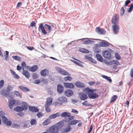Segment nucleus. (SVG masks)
<instances>
[{
	"mask_svg": "<svg viewBox=\"0 0 133 133\" xmlns=\"http://www.w3.org/2000/svg\"><path fill=\"white\" fill-rule=\"evenodd\" d=\"M5 54L4 55V56L5 57V60L8 61L9 60L8 57L9 55V52L8 51H5Z\"/></svg>",
	"mask_w": 133,
	"mask_h": 133,
	"instance_id": "nucleus-36",
	"label": "nucleus"
},
{
	"mask_svg": "<svg viewBox=\"0 0 133 133\" xmlns=\"http://www.w3.org/2000/svg\"><path fill=\"white\" fill-rule=\"evenodd\" d=\"M60 113L58 112L55 114L50 115L49 116V118L50 119H54L56 118L57 117L60 116Z\"/></svg>",
	"mask_w": 133,
	"mask_h": 133,
	"instance_id": "nucleus-20",
	"label": "nucleus"
},
{
	"mask_svg": "<svg viewBox=\"0 0 133 133\" xmlns=\"http://www.w3.org/2000/svg\"><path fill=\"white\" fill-rule=\"evenodd\" d=\"M112 28L113 32L114 34H117L118 33L119 28L117 24H114L112 25Z\"/></svg>",
	"mask_w": 133,
	"mask_h": 133,
	"instance_id": "nucleus-4",
	"label": "nucleus"
},
{
	"mask_svg": "<svg viewBox=\"0 0 133 133\" xmlns=\"http://www.w3.org/2000/svg\"><path fill=\"white\" fill-rule=\"evenodd\" d=\"M42 81L43 82V83L45 84H47L48 83V81L46 79H43L42 80Z\"/></svg>",
	"mask_w": 133,
	"mask_h": 133,
	"instance_id": "nucleus-55",
	"label": "nucleus"
},
{
	"mask_svg": "<svg viewBox=\"0 0 133 133\" xmlns=\"http://www.w3.org/2000/svg\"><path fill=\"white\" fill-rule=\"evenodd\" d=\"M92 90L89 88H86L83 90V92L85 94H88V96L89 95L91 94L92 91Z\"/></svg>",
	"mask_w": 133,
	"mask_h": 133,
	"instance_id": "nucleus-22",
	"label": "nucleus"
},
{
	"mask_svg": "<svg viewBox=\"0 0 133 133\" xmlns=\"http://www.w3.org/2000/svg\"><path fill=\"white\" fill-rule=\"evenodd\" d=\"M89 98L90 99H95L99 97V95L95 93H94V91H92L91 94L89 95Z\"/></svg>",
	"mask_w": 133,
	"mask_h": 133,
	"instance_id": "nucleus-11",
	"label": "nucleus"
},
{
	"mask_svg": "<svg viewBox=\"0 0 133 133\" xmlns=\"http://www.w3.org/2000/svg\"><path fill=\"white\" fill-rule=\"evenodd\" d=\"M102 41H103L100 43V46L108 47L109 46V44H111L110 43L106 41L103 40Z\"/></svg>",
	"mask_w": 133,
	"mask_h": 133,
	"instance_id": "nucleus-15",
	"label": "nucleus"
},
{
	"mask_svg": "<svg viewBox=\"0 0 133 133\" xmlns=\"http://www.w3.org/2000/svg\"><path fill=\"white\" fill-rule=\"evenodd\" d=\"M4 84V81L2 80L0 81V88H1L3 87Z\"/></svg>",
	"mask_w": 133,
	"mask_h": 133,
	"instance_id": "nucleus-56",
	"label": "nucleus"
},
{
	"mask_svg": "<svg viewBox=\"0 0 133 133\" xmlns=\"http://www.w3.org/2000/svg\"><path fill=\"white\" fill-rule=\"evenodd\" d=\"M71 130V128L69 125L67 124L66 128L63 130L64 132L67 133L69 132Z\"/></svg>",
	"mask_w": 133,
	"mask_h": 133,
	"instance_id": "nucleus-27",
	"label": "nucleus"
},
{
	"mask_svg": "<svg viewBox=\"0 0 133 133\" xmlns=\"http://www.w3.org/2000/svg\"><path fill=\"white\" fill-rule=\"evenodd\" d=\"M68 117V118H66L64 119V121L65 122H68L72 120L75 118L74 116L71 115L70 114H69Z\"/></svg>",
	"mask_w": 133,
	"mask_h": 133,
	"instance_id": "nucleus-23",
	"label": "nucleus"
},
{
	"mask_svg": "<svg viewBox=\"0 0 133 133\" xmlns=\"http://www.w3.org/2000/svg\"><path fill=\"white\" fill-rule=\"evenodd\" d=\"M14 110L17 112H20L24 110L23 107L21 106H17L14 108Z\"/></svg>",
	"mask_w": 133,
	"mask_h": 133,
	"instance_id": "nucleus-21",
	"label": "nucleus"
},
{
	"mask_svg": "<svg viewBox=\"0 0 133 133\" xmlns=\"http://www.w3.org/2000/svg\"><path fill=\"white\" fill-rule=\"evenodd\" d=\"M102 55L103 57L107 59H110L111 56V52L107 50H105L102 52Z\"/></svg>",
	"mask_w": 133,
	"mask_h": 133,
	"instance_id": "nucleus-5",
	"label": "nucleus"
},
{
	"mask_svg": "<svg viewBox=\"0 0 133 133\" xmlns=\"http://www.w3.org/2000/svg\"><path fill=\"white\" fill-rule=\"evenodd\" d=\"M64 120H62L61 121H60L57 123V127L58 128H60L62 127L64 125Z\"/></svg>",
	"mask_w": 133,
	"mask_h": 133,
	"instance_id": "nucleus-29",
	"label": "nucleus"
},
{
	"mask_svg": "<svg viewBox=\"0 0 133 133\" xmlns=\"http://www.w3.org/2000/svg\"><path fill=\"white\" fill-rule=\"evenodd\" d=\"M13 77L14 78L16 79H18L20 78L19 76L16 74H15L13 76Z\"/></svg>",
	"mask_w": 133,
	"mask_h": 133,
	"instance_id": "nucleus-62",
	"label": "nucleus"
},
{
	"mask_svg": "<svg viewBox=\"0 0 133 133\" xmlns=\"http://www.w3.org/2000/svg\"><path fill=\"white\" fill-rule=\"evenodd\" d=\"M92 128H93V126H92V124L90 125V127L88 131V133H90L91 132V131L92 130Z\"/></svg>",
	"mask_w": 133,
	"mask_h": 133,
	"instance_id": "nucleus-63",
	"label": "nucleus"
},
{
	"mask_svg": "<svg viewBox=\"0 0 133 133\" xmlns=\"http://www.w3.org/2000/svg\"><path fill=\"white\" fill-rule=\"evenodd\" d=\"M11 127L14 128H19L20 125L19 124L15 123L12 124Z\"/></svg>",
	"mask_w": 133,
	"mask_h": 133,
	"instance_id": "nucleus-46",
	"label": "nucleus"
},
{
	"mask_svg": "<svg viewBox=\"0 0 133 133\" xmlns=\"http://www.w3.org/2000/svg\"><path fill=\"white\" fill-rule=\"evenodd\" d=\"M130 0H127L125 2V5L124 6H126L129 3H130Z\"/></svg>",
	"mask_w": 133,
	"mask_h": 133,
	"instance_id": "nucleus-60",
	"label": "nucleus"
},
{
	"mask_svg": "<svg viewBox=\"0 0 133 133\" xmlns=\"http://www.w3.org/2000/svg\"><path fill=\"white\" fill-rule=\"evenodd\" d=\"M102 77L103 78L108 81L110 83L112 82V81L110 77L104 75H102Z\"/></svg>",
	"mask_w": 133,
	"mask_h": 133,
	"instance_id": "nucleus-35",
	"label": "nucleus"
},
{
	"mask_svg": "<svg viewBox=\"0 0 133 133\" xmlns=\"http://www.w3.org/2000/svg\"><path fill=\"white\" fill-rule=\"evenodd\" d=\"M79 51L82 53H89V51L88 50L84 48H81L79 49Z\"/></svg>",
	"mask_w": 133,
	"mask_h": 133,
	"instance_id": "nucleus-31",
	"label": "nucleus"
},
{
	"mask_svg": "<svg viewBox=\"0 0 133 133\" xmlns=\"http://www.w3.org/2000/svg\"><path fill=\"white\" fill-rule=\"evenodd\" d=\"M68 124L69 125H75L76 124L75 119L71 120L69 121L68 123Z\"/></svg>",
	"mask_w": 133,
	"mask_h": 133,
	"instance_id": "nucleus-38",
	"label": "nucleus"
},
{
	"mask_svg": "<svg viewBox=\"0 0 133 133\" xmlns=\"http://www.w3.org/2000/svg\"><path fill=\"white\" fill-rule=\"evenodd\" d=\"M43 25L44 24L43 23H41L39 25L38 28V30H41L42 33L44 35H45L47 33L45 29H47L49 32H50L51 31V26L47 24H45L44 25Z\"/></svg>",
	"mask_w": 133,
	"mask_h": 133,
	"instance_id": "nucleus-1",
	"label": "nucleus"
},
{
	"mask_svg": "<svg viewBox=\"0 0 133 133\" xmlns=\"http://www.w3.org/2000/svg\"><path fill=\"white\" fill-rule=\"evenodd\" d=\"M22 74L23 75L28 79L30 77V75L29 73L26 70H23Z\"/></svg>",
	"mask_w": 133,
	"mask_h": 133,
	"instance_id": "nucleus-26",
	"label": "nucleus"
},
{
	"mask_svg": "<svg viewBox=\"0 0 133 133\" xmlns=\"http://www.w3.org/2000/svg\"><path fill=\"white\" fill-rule=\"evenodd\" d=\"M72 78L71 77L69 76L65 77L64 78V79L65 81H67V80L70 81L72 80Z\"/></svg>",
	"mask_w": 133,
	"mask_h": 133,
	"instance_id": "nucleus-50",
	"label": "nucleus"
},
{
	"mask_svg": "<svg viewBox=\"0 0 133 133\" xmlns=\"http://www.w3.org/2000/svg\"><path fill=\"white\" fill-rule=\"evenodd\" d=\"M21 66L22 67V70H24V68L26 66V64L24 61L22 62L21 63Z\"/></svg>",
	"mask_w": 133,
	"mask_h": 133,
	"instance_id": "nucleus-53",
	"label": "nucleus"
},
{
	"mask_svg": "<svg viewBox=\"0 0 133 133\" xmlns=\"http://www.w3.org/2000/svg\"><path fill=\"white\" fill-rule=\"evenodd\" d=\"M12 89V87L10 85H8L6 88V90H4L1 91V94L3 96L7 97H8L12 98V96L9 95V92Z\"/></svg>",
	"mask_w": 133,
	"mask_h": 133,
	"instance_id": "nucleus-2",
	"label": "nucleus"
},
{
	"mask_svg": "<svg viewBox=\"0 0 133 133\" xmlns=\"http://www.w3.org/2000/svg\"><path fill=\"white\" fill-rule=\"evenodd\" d=\"M36 25V23L35 22L32 21L30 23V26L32 27H33Z\"/></svg>",
	"mask_w": 133,
	"mask_h": 133,
	"instance_id": "nucleus-61",
	"label": "nucleus"
},
{
	"mask_svg": "<svg viewBox=\"0 0 133 133\" xmlns=\"http://www.w3.org/2000/svg\"><path fill=\"white\" fill-rule=\"evenodd\" d=\"M46 70L45 69L42 70L41 72V75L43 76H45L46 75Z\"/></svg>",
	"mask_w": 133,
	"mask_h": 133,
	"instance_id": "nucleus-44",
	"label": "nucleus"
},
{
	"mask_svg": "<svg viewBox=\"0 0 133 133\" xmlns=\"http://www.w3.org/2000/svg\"><path fill=\"white\" fill-rule=\"evenodd\" d=\"M70 114V113L68 112H64L62 113L61 115V116L62 117H68L69 114Z\"/></svg>",
	"mask_w": 133,
	"mask_h": 133,
	"instance_id": "nucleus-33",
	"label": "nucleus"
},
{
	"mask_svg": "<svg viewBox=\"0 0 133 133\" xmlns=\"http://www.w3.org/2000/svg\"><path fill=\"white\" fill-rule=\"evenodd\" d=\"M38 77L37 75L35 73H34L32 75V77L33 79H36Z\"/></svg>",
	"mask_w": 133,
	"mask_h": 133,
	"instance_id": "nucleus-57",
	"label": "nucleus"
},
{
	"mask_svg": "<svg viewBox=\"0 0 133 133\" xmlns=\"http://www.w3.org/2000/svg\"><path fill=\"white\" fill-rule=\"evenodd\" d=\"M57 70L61 74L64 75L70 76V74L68 72L65 71L64 70L58 67H57Z\"/></svg>",
	"mask_w": 133,
	"mask_h": 133,
	"instance_id": "nucleus-8",
	"label": "nucleus"
},
{
	"mask_svg": "<svg viewBox=\"0 0 133 133\" xmlns=\"http://www.w3.org/2000/svg\"><path fill=\"white\" fill-rule=\"evenodd\" d=\"M29 109L32 112H37L39 111V109L35 107L30 106L29 107Z\"/></svg>",
	"mask_w": 133,
	"mask_h": 133,
	"instance_id": "nucleus-19",
	"label": "nucleus"
},
{
	"mask_svg": "<svg viewBox=\"0 0 133 133\" xmlns=\"http://www.w3.org/2000/svg\"><path fill=\"white\" fill-rule=\"evenodd\" d=\"M93 50L94 52L95 53H99L101 51V50L98 48L97 47H94Z\"/></svg>",
	"mask_w": 133,
	"mask_h": 133,
	"instance_id": "nucleus-42",
	"label": "nucleus"
},
{
	"mask_svg": "<svg viewBox=\"0 0 133 133\" xmlns=\"http://www.w3.org/2000/svg\"><path fill=\"white\" fill-rule=\"evenodd\" d=\"M12 58L16 60H17L19 62L21 61V59L20 56H12Z\"/></svg>",
	"mask_w": 133,
	"mask_h": 133,
	"instance_id": "nucleus-39",
	"label": "nucleus"
},
{
	"mask_svg": "<svg viewBox=\"0 0 133 133\" xmlns=\"http://www.w3.org/2000/svg\"><path fill=\"white\" fill-rule=\"evenodd\" d=\"M117 98V95H114L112 96L110 102V103H111L115 101Z\"/></svg>",
	"mask_w": 133,
	"mask_h": 133,
	"instance_id": "nucleus-37",
	"label": "nucleus"
},
{
	"mask_svg": "<svg viewBox=\"0 0 133 133\" xmlns=\"http://www.w3.org/2000/svg\"><path fill=\"white\" fill-rule=\"evenodd\" d=\"M30 123L31 125H35L37 124V121L35 119H32L30 121Z\"/></svg>",
	"mask_w": 133,
	"mask_h": 133,
	"instance_id": "nucleus-41",
	"label": "nucleus"
},
{
	"mask_svg": "<svg viewBox=\"0 0 133 133\" xmlns=\"http://www.w3.org/2000/svg\"><path fill=\"white\" fill-rule=\"evenodd\" d=\"M2 120L3 122L7 126H10L12 124L11 122L5 116H4L2 117Z\"/></svg>",
	"mask_w": 133,
	"mask_h": 133,
	"instance_id": "nucleus-6",
	"label": "nucleus"
},
{
	"mask_svg": "<svg viewBox=\"0 0 133 133\" xmlns=\"http://www.w3.org/2000/svg\"><path fill=\"white\" fill-rule=\"evenodd\" d=\"M38 67L36 65H34L30 68L29 70L31 72H34L36 71L38 69Z\"/></svg>",
	"mask_w": 133,
	"mask_h": 133,
	"instance_id": "nucleus-28",
	"label": "nucleus"
},
{
	"mask_svg": "<svg viewBox=\"0 0 133 133\" xmlns=\"http://www.w3.org/2000/svg\"><path fill=\"white\" fill-rule=\"evenodd\" d=\"M41 83V81L38 79H36L35 81V83L36 84H38Z\"/></svg>",
	"mask_w": 133,
	"mask_h": 133,
	"instance_id": "nucleus-64",
	"label": "nucleus"
},
{
	"mask_svg": "<svg viewBox=\"0 0 133 133\" xmlns=\"http://www.w3.org/2000/svg\"><path fill=\"white\" fill-rule=\"evenodd\" d=\"M14 93L17 97H19L20 98H22V95L19 91L15 90L14 92Z\"/></svg>",
	"mask_w": 133,
	"mask_h": 133,
	"instance_id": "nucleus-34",
	"label": "nucleus"
},
{
	"mask_svg": "<svg viewBox=\"0 0 133 133\" xmlns=\"http://www.w3.org/2000/svg\"><path fill=\"white\" fill-rule=\"evenodd\" d=\"M71 112L72 113H74L76 114H77L78 113V111L77 110L74 109H72Z\"/></svg>",
	"mask_w": 133,
	"mask_h": 133,
	"instance_id": "nucleus-59",
	"label": "nucleus"
},
{
	"mask_svg": "<svg viewBox=\"0 0 133 133\" xmlns=\"http://www.w3.org/2000/svg\"><path fill=\"white\" fill-rule=\"evenodd\" d=\"M115 56L117 60H120L121 59V56L118 52H116L115 53Z\"/></svg>",
	"mask_w": 133,
	"mask_h": 133,
	"instance_id": "nucleus-43",
	"label": "nucleus"
},
{
	"mask_svg": "<svg viewBox=\"0 0 133 133\" xmlns=\"http://www.w3.org/2000/svg\"><path fill=\"white\" fill-rule=\"evenodd\" d=\"M88 102L87 101H85L84 102L82 103V104L84 105L87 106H92V105L88 103H86Z\"/></svg>",
	"mask_w": 133,
	"mask_h": 133,
	"instance_id": "nucleus-40",
	"label": "nucleus"
},
{
	"mask_svg": "<svg viewBox=\"0 0 133 133\" xmlns=\"http://www.w3.org/2000/svg\"><path fill=\"white\" fill-rule=\"evenodd\" d=\"M50 119L49 118L46 119L43 123V124L44 125H48L51 122Z\"/></svg>",
	"mask_w": 133,
	"mask_h": 133,
	"instance_id": "nucleus-32",
	"label": "nucleus"
},
{
	"mask_svg": "<svg viewBox=\"0 0 133 133\" xmlns=\"http://www.w3.org/2000/svg\"><path fill=\"white\" fill-rule=\"evenodd\" d=\"M74 94L73 91L71 89H68L65 90L64 92V95L67 97L71 96Z\"/></svg>",
	"mask_w": 133,
	"mask_h": 133,
	"instance_id": "nucleus-7",
	"label": "nucleus"
},
{
	"mask_svg": "<svg viewBox=\"0 0 133 133\" xmlns=\"http://www.w3.org/2000/svg\"><path fill=\"white\" fill-rule=\"evenodd\" d=\"M95 31L97 33L100 35L105 34L106 33V31L104 29H101L99 27L96 28Z\"/></svg>",
	"mask_w": 133,
	"mask_h": 133,
	"instance_id": "nucleus-9",
	"label": "nucleus"
},
{
	"mask_svg": "<svg viewBox=\"0 0 133 133\" xmlns=\"http://www.w3.org/2000/svg\"><path fill=\"white\" fill-rule=\"evenodd\" d=\"M80 99L82 101L85 100L87 99L88 97L87 95L83 92H81L79 94Z\"/></svg>",
	"mask_w": 133,
	"mask_h": 133,
	"instance_id": "nucleus-14",
	"label": "nucleus"
},
{
	"mask_svg": "<svg viewBox=\"0 0 133 133\" xmlns=\"http://www.w3.org/2000/svg\"><path fill=\"white\" fill-rule=\"evenodd\" d=\"M48 130L51 133H57L59 132V128L57 126L54 125L50 127Z\"/></svg>",
	"mask_w": 133,
	"mask_h": 133,
	"instance_id": "nucleus-3",
	"label": "nucleus"
},
{
	"mask_svg": "<svg viewBox=\"0 0 133 133\" xmlns=\"http://www.w3.org/2000/svg\"><path fill=\"white\" fill-rule=\"evenodd\" d=\"M96 57L97 60L101 62L103 61V59L102 56L99 54H96Z\"/></svg>",
	"mask_w": 133,
	"mask_h": 133,
	"instance_id": "nucleus-30",
	"label": "nucleus"
},
{
	"mask_svg": "<svg viewBox=\"0 0 133 133\" xmlns=\"http://www.w3.org/2000/svg\"><path fill=\"white\" fill-rule=\"evenodd\" d=\"M89 55H86L85 56V58L86 60L90 61L91 59L92 58L91 57H90L89 56Z\"/></svg>",
	"mask_w": 133,
	"mask_h": 133,
	"instance_id": "nucleus-52",
	"label": "nucleus"
},
{
	"mask_svg": "<svg viewBox=\"0 0 133 133\" xmlns=\"http://www.w3.org/2000/svg\"><path fill=\"white\" fill-rule=\"evenodd\" d=\"M109 64L111 65L113 64H115L117 63L119 64V62L117 60H113L111 61V62H109Z\"/></svg>",
	"mask_w": 133,
	"mask_h": 133,
	"instance_id": "nucleus-45",
	"label": "nucleus"
},
{
	"mask_svg": "<svg viewBox=\"0 0 133 133\" xmlns=\"http://www.w3.org/2000/svg\"><path fill=\"white\" fill-rule=\"evenodd\" d=\"M75 85L77 87L80 88H84L85 87V84L83 83L80 81L76 82Z\"/></svg>",
	"mask_w": 133,
	"mask_h": 133,
	"instance_id": "nucleus-12",
	"label": "nucleus"
},
{
	"mask_svg": "<svg viewBox=\"0 0 133 133\" xmlns=\"http://www.w3.org/2000/svg\"><path fill=\"white\" fill-rule=\"evenodd\" d=\"M64 85L66 88L72 89L74 87V85L71 83H65Z\"/></svg>",
	"mask_w": 133,
	"mask_h": 133,
	"instance_id": "nucleus-17",
	"label": "nucleus"
},
{
	"mask_svg": "<svg viewBox=\"0 0 133 133\" xmlns=\"http://www.w3.org/2000/svg\"><path fill=\"white\" fill-rule=\"evenodd\" d=\"M64 90V88L62 85L59 84L57 85V91L58 93L61 94L63 92Z\"/></svg>",
	"mask_w": 133,
	"mask_h": 133,
	"instance_id": "nucleus-10",
	"label": "nucleus"
},
{
	"mask_svg": "<svg viewBox=\"0 0 133 133\" xmlns=\"http://www.w3.org/2000/svg\"><path fill=\"white\" fill-rule=\"evenodd\" d=\"M49 105H45V110L47 112H49L51 111V109L49 107Z\"/></svg>",
	"mask_w": 133,
	"mask_h": 133,
	"instance_id": "nucleus-47",
	"label": "nucleus"
},
{
	"mask_svg": "<svg viewBox=\"0 0 133 133\" xmlns=\"http://www.w3.org/2000/svg\"><path fill=\"white\" fill-rule=\"evenodd\" d=\"M43 114L41 112H38L37 114V116L39 118H40L41 117L43 116Z\"/></svg>",
	"mask_w": 133,
	"mask_h": 133,
	"instance_id": "nucleus-54",
	"label": "nucleus"
},
{
	"mask_svg": "<svg viewBox=\"0 0 133 133\" xmlns=\"http://www.w3.org/2000/svg\"><path fill=\"white\" fill-rule=\"evenodd\" d=\"M133 9V4H131L130 8L128 9L127 11L129 12H131L132 10Z\"/></svg>",
	"mask_w": 133,
	"mask_h": 133,
	"instance_id": "nucleus-49",
	"label": "nucleus"
},
{
	"mask_svg": "<svg viewBox=\"0 0 133 133\" xmlns=\"http://www.w3.org/2000/svg\"><path fill=\"white\" fill-rule=\"evenodd\" d=\"M23 108L24 109V110H26L28 109V105L27 103L25 102H24L23 103Z\"/></svg>",
	"mask_w": 133,
	"mask_h": 133,
	"instance_id": "nucleus-48",
	"label": "nucleus"
},
{
	"mask_svg": "<svg viewBox=\"0 0 133 133\" xmlns=\"http://www.w3.org/2000/svg\"><path fill=\"white\" fill-rule=\"evenodd\" d=\"M57 100L59 101L61 103H62V105L63 103H65L67 102V99L65 97L62 96L58 98Z\"/></svg>",
	"mask_w": 133,
	"mask_h": 133,
	"instance_id": "nucleus-16",
	"label": "nucleus"
},
{
	"mask_svg": "<svg viewBox=\"0 0 133 133\" xmlns=\"http://www.w3.org/2000/svg\"><path fill=\"white\" fill-rule=\"evenodd\" d=\"M18 88L23 92H26L29 91L30 90L29 88L26 87H24L22 85H20L18 87Z\"/></svg>",
	"mask_w": 133,
	"mask_h": 133,
	"instance_id": "nucleus-18",
	"label": "nucleus"
},
{
	"mask_svg": "<svg viewBox=\"0 0 133 133\" xmlns=\"http://www.w3.org/2000/svg\"><path fill=\"white\" fill-rule=\"evenodd\" d=\"M52 98L51 97H49L46 99L45 105L50 106L52 102Z\"/></svg>",
	"mask_w": 133,
	"mask_h": 133,
	"instance_id": "nucleus-25",
	"label": "nucleus"
},
{
	"mask_svg": "<svg viewBox=\"0 0 133 133\" xmlns=\"http://www.w3.org/2000/svg\"><path fill=\"white\" fill-rule=\"evenodd\" d=\"M17 115L21 117H22L24 115V113L23 112H19L17 113Z\"/></svg>",
	"mask_w": 133,
	"mask_h": 133,
	"instance_id": "nucleus-58",
	"label": "nucleus"
},
{
	"mask_svg": "<svg viewBox=\"0 0 133 133\" xmlns=\"http://www.w3.org/2000/svg\"><path fill=\"white\" fill-rule=\"evenodd\" d=\"M125 10L124 7H122L121 9L120 14L122 16L123 15L124 13Z\"/></svg>",
	"mask_w": 133,
	"mask_h": 133,
	"instance_id": "nucleus-51",
	"label": "nucleus"
},
{
	"mask_svg": "<svg viewBox=\"0 0 133 133\" xmlns=\"http://www.w3.org/2000/svg\"><path fill=\"white\" fill-rule=\"evenodd\" d=\"M16 100L13 99H10L8 101V106L9 108L10 109L12 108V107L15 103Z\"/></svg>",
	"mask_w": 133,
	"mask_h": 133,
	"instance_id": "nucleus-13",
	"label": "nucleus"
},
{
	"mask_svg": "<svg viewBox=\"0 0 133 133\" xmlns=\"http://www.w3.org/2000/svg\"><path fill=\"white\" fill-rule=\"evenodd\" d=\"M118 18L115 15L114 18H112L111 19V23L113 24H117L118 23Z\"/></svg>",
	"mask_w": 133,
	"mask_h": 133,
	"instance_id": "nucleus-24",
	"label": "nucleus"
}]
</instances>
